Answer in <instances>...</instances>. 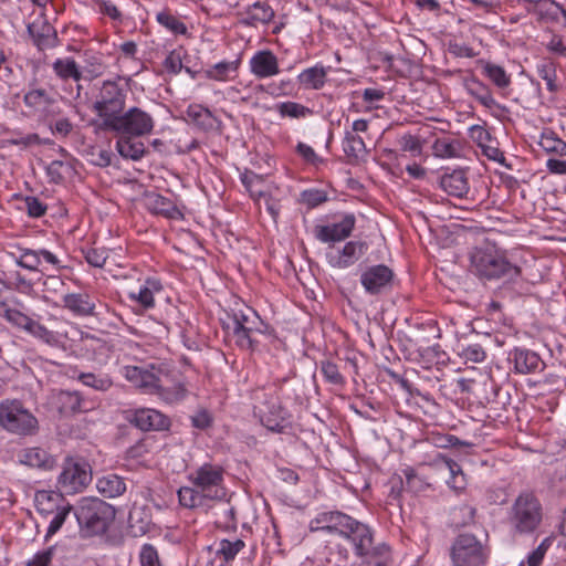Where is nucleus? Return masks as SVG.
<instances>
[{
	"label": "nucleus",
	"mask_w": 566,
	"mask_h": 566,
	"mask_svg": "<svg viewBox=\"0 0 566 566\" xmlns=\"http://www.w3.org/2000/svg\"><path fill=\"white\" fill-rule=\"evenodd\" d=\"M468 90L470 95L474 97L483 106L488 108H493L496 105V102L493 98L491 90L483 83L479 81H472Z\"/></svg>",
	"instance_id": "09e8293b"
},
{
	"label": "nucleus",
	"mask_w": 566,
	"mask_h": 566,
	"mask_svg": "<svg viewBox=\"0 0 566 566\" xmlns=\"http://www.w3.org/2000/svg\"><path fill=\"white\" fill-rule=\"evenodd\" d=\"M33 416L18 400H7L0 403V426L4 429L27 433L32 429Z\"/></svg>",
	"instance_id": "9b49d317"
},
{
	"label": "nucleus",
	"mask_w": 566,
	"mask_h": 566,
	"mask_svg": "<svg viewBox=\"0 0 566 566\" xmlns=\"http://www.w3.org/2000/svg\"><path fill=\"white\" fill-rule=\"evenodd\" d=\"M439 188L455 198L476 200L475 190L468 185V179H434Z\"/></svg>",
	"instance_id": "cd10ccee"
},
{
	"label": "nucleus",
	"mask_w": 566,
	"mask_h": 566,
	"mask_svg": "<svg viewBox=\"0 0 566 566\" xmlns=\"http://www.w3.org/2000/svg\"><path fill=\"white\" fill-rule=\"evenodd\" d=\"M91 464L81 457H67L57 476V489L65 495L83 492L92 482Z\"/></svg>",
	"instance_id": "6e6552de"
},
{
	"label": "nucleus",
	"mask_w": 566,
	"mask_h": 566,
	"mask_svg": "<svg viewBox=\"0 0 566 566\" xmlns=\"http://www.w3.org/2000/svg\"><path fill=\"white\" fill-rule=\"evenodd\" d=\"M541 147L547 153H555L566 156V143L554 132H544L539 139Z\"/></svg>",
	"instance_id": "8fccbe9b"
},
{
	"label": "nucleus",
	"mask_w": 566,
	"mask_h": 566,
	"mask_svg": "<svg viewBox=\"0 0 566 566\" xmlns=\"http://www.w3.org/2000/svg\"><path fill=\"white\" fill-rule=\"evenodd\" d=\"M156 20L161 27L166 28L174 34L187 33L186 24L167 9L158 12L156 15Z\"/></svg>",
	"instance_id": "a18cd8bd"
},
{
	"label": "nucleus",
	"mask_w": 566,
	"mask_h": 566,
	"mask_svg": "<svg viewBox=\"0 0 566 566\" xmlns=\"http://www.w3.org/2000/svg\"><path fill=\"white\" fill-rule=\"evenodd\" d=\"M65 101L57 93L46 94L38 90V119L49 127L54 136L66 137L73 125L63 109Z\"/></svg>",
	"instance_id": "423d86ee"
},
{
	"label": "nucleus",
	"mask_w": 566,
	"mask_h": 566,
	"mask_svg": "<svg viewBox=\"0 0 566 566\" xmlns=\"http://www.w3.org/2000/svg\"><path fill=\"white\" fill-rule=\"evenodd\" d=\"M538 76L545 81L546 87L551 93H556L559 90L557 83L556 64L552 60H544L543 63L537 65Z\"/></svg>",
	"instance_id": "79ce46f5"
},
{
	"label": "nucleus",
	"mask_w": 566,
	"mask_h": 566,
	"mask_svg": "<svg viewBox=\"0 0 566 566\" xmlns=\"http://www.w3.org/2000/svg\"><path fill=\"white\" fill-rule=\"evenodd\" d=\"M74 513V506L73 505H65L63 507H60V510L55 513H53L48 520H49V526L45 534V539H49L51 536L56 534L63 524L65 523L67 516L70 513Z\"/></svg>",
	"instance_id": "3c124183"
},
{
	"label": "nucleus",
	"mask_w": 566,
	"mask_h": 566,
	"mask_svg": "<svg viewBox=\"0 0 566 566\" xmlns=\"http://www.w3.org/2000/svg\"><path fill=\"white\" fill-rule=\"evenodd\" d=\"M153 525L151 514L146 506H136L129 511L128 527L134 537L147 534Z\"/></svg>",
	"instance_id": "a878e982"
},
{
	"label": "nucleus",
	"mask_w": 566,
	"mask_h": 566,
	"mask_svg": "<svg viewBox=\"0 0 566 566\" xmlns=\"http://www.w3.org/2000/svg\"><path fill=\"white\" fill-rule=\"evenodd\" d=\"M178 500L181 506L187 509L205 507L208 499L195 486H181L178 490Z\"/></svg>",
	"instance_id": "c9c22d12"
},
{
	"label": "nucleus",
	"mask_w": 566,
	"mask_h": 566,
	"mask_svg": "<svg viewBox=\"0 0 566 566\" xmlns=\"http://www.w3.org/2000/svg\"><path fill=\"white\" fill-rule=\"evenodd\" d=\"M59 43L56 30L48 21H44L38 31V50L52 49Z\"/></svg>",
	"instance_id": "603ef678"
},
{
	"label": "nucleus",
	"mask_w": 566,
	"mask_h": 566,
	"mask_svg": "<svg viewBox=\"0 0 566 566\" xmlns=\"http://www.w3.org/2000/svg\"><path fill=\"white\" fill-rule=\"evenodd\" d=\"M441 461L450 473V479L448 480L449 486L454 490H463L465 488L467 481L461 465L452 459L446 457H442Z\"/></svg>",
	"instance_id": "c03bdc74"
},
{
	"label": "nucleus",
	"mask_w": 566,
	"mask_h": 566,
	"mask_svg": "<svg viewBox=\"0 0 566 566\" xmlns=\"http://www.w3.org/2000/svg\"><path fill=\"white\" fill-rule=\"evenodd\" d=\"M39 264L43 265V269L40 270L41 272H44V270L57 272L61 269L60 260L46 249H38V265Z\"/></svg>",
	"instance_id": "e2e57ef3"
},
{
	"label": "nucleus",
	"mask_w": 566,
	"mask_h": 566,
	"mask_svg": "<svg viewBox=\"0 0 566 566\" xmlns=\"http://www.w3.org/2000/svg\"><path fill=\"white\" fill-rule=\"evenodd\" d=\"M562 7L553 0H537L530 12L541 22L557 21Z\"/></svg>",
	"instance_id": "72a5a7b5"
},
{
	"label": "nucleus",
	"mask_w": 566,
	"mask_h": 566,
	"mask_svg": "<svg viewBox=\"0 0 566 566\" xmlns=\"http://www.w3.org/2000/svg\"><path fill=\"white\" fill-rule=\"evenodd\" d=\"M245 546L242 539L229 541L222 539L219 543L217 554L221 555L226 562L232 560L235 558L238 553Z\"/></svg>",
	"instance_id": "6e6d98bb"
},
{
	"label": "nucleus",
	"mask_w": 566,
	"mask_h": 566,
	"mask_svg": "<svg viewBox=\"0 0 566 566\" xmlns=\"http://www.w3.org/2000/svg\"><path fill=\"white\" fill-rule=\"evenodd\" d=\"M327 71L323 65H315L298 74V83L305 90H321L326 83Z\"/></svg>",
	"instance_id": "7c9ffc66"
},
{
	"label": "nucleus",
	"mask_w": 566,
	"mask_h": 566,
	"mask_svg": "<svg viewBox=\"0 0 566 566\" xmlns=\"http://www.w3.org/2000/svg\"><path fill=\"white\" fill-rule=\"evenodd\" d=\"M144 207L153 214L161 216L166 219H181L182 212L179 210L175 201L164 197L155 190H145L142 198Z\"/></svg>",
	"instance_id": "dca6fc26"
},
{
	"label": "nucleus",
	"mask_w": 566,
	"mask_h": 566,
	"mask_svg": "<svg viewBox=\"0 0 566 566\" xmlns=\"http://www.w3.org/2000/svg\"><path fill=\"white\" fill-rule=\"evenodd\" d=\"M186 115L200 130L212 132L221 128V120L209 108L200 104H190L186 109Z\"/></svg>",
	"instance_id": "aec40b11"
},
{
	"label": "nucleus",
	"mask_w": 566,
	"mask_h": 566,
	"mask_svg": "<svg viewBox=\"0 0 566 566\" xmlns=\"http://www.w3.org/2000/svg\"><path fill=\"white\" fill-rule=\"evenodd\" d=\"M140 566H163L157 548L151 544H144L139 552Z\"/></svg>",
	"instance_id": "680f3d73"
},
{
	"label": "nucleus",
	"mask_w": 566,
	"mask_h": 566,
	"mask_svg": "<svg viewBox=\"0 0 566 566\" xmlns=\"http://www.w3.org/2000/svg\"><path fill=\"white\" fill-rule=\"evenodd\" d=\"M163 286L156 279H148L138 292H129L130 300L138 302L144 308H151L155 305L154 292L161 291Z\"/></svg>",
	"instance_id": "473e14b6"
},
{
	"label": "nucleus",
	"mask_w": 566,
	"mask_h": 566,
	"mask_svg": "<svg viewBox=\"0 0 566 566\" xmlns=\"http://www.w3.org/2000/svg\"><path fill=\"white\" fill-rule=\"evenodd\" d=\"M461 357L468 361L481 363L485 359L486 354L480 344H472L462 349Z\"/></svg>",
	"instance_id": "338daca9"
},
{
	"label": "nucleus",
	"mask_w": 566,
	"mask_h": 566,
	"mask_svg": "<svg viewBox=\"0 0 566 566\" xmlns=\"http://www.w3.org/2000/svg\"><path fill=\"white\" fill-rule=\"evenodd\" d=\"M83 254L86 262L94 268H103L108 258V252L105 248H90L83 250Z\"/></svg>",
	"instance_id": "69168bd1"
},
{
	"label": "nucleus",
	"mask_w": 566,
	"mask_h": 566,
	"mask_svg": "<svg viewBox=\"0 0 566 566\" xmlns=\"http://www.w3.org/2000/svg\"><path fill=\"white\" fill-rule=\"evenodd\" d=\"M125 102V91L116 82L105 81L92 108L109 128L113 125V119L120 116Z\"/></svg>",
	"instance_id": "9d476101"
},
{
	"label": "nucleus",
	"mask_w": 566,
	"mask_h": 566,
	"mask_svg": "<svg viewBox=\"0 0 566 566\" xmlns=\"http://www.w3.org/2000/svg\"><path fill=\"white\" fill-rule=\"evenodd\" d=\"M247 327L251 328V332L253 331V333H244L245 339L249 340L248 337L251 338V343L238 345L242 349L255 350L262 345L264 338H269L271 336V334L268 333L269 327L264 325L263 322L260 321L259 316L258 323H249Z\"/></svg>",
	"instance_id": "e433bc0d"
},
{
	"label": "nucleus",
	"mask_w": 566,
	"mask_h": 566,
	"mask_svg": "<svg viewBox=\"0 0 566 566\" xmlns=\"http://www.w3.org/2000/svg\"><path fill=\"white\" fill-rule=\"evenodd\" d=\"M238 67V61H222L206 70L205 75L209 80L228 81L230 73L237 72Z\"/></svg>",
	"instance_id": "a19ab883"
},
{
	"label": "nucleus",
	"mask_w": 566,
	"mask_h": 566,
	"mask_svg": "<svg viewBox=\"0 0 566 566\" xmlns=\"http://www.w3.org/2000/svg\"><path fill=\"white\" fill-rule=\"evenodd\" d=\"M153 440L150 438H143L135 444L126 450V458L132 460L143 459L150 452Z\"/></svg>",
	"instance_id": "0e129e2a"
},
{
	"label": "nucleus",
	"mask_w": 566,
	"mask_h": 566,
	"mask_svg": "<svg viewBox=\"0 0 566 566\" xmlns=\"http://www.w3.org/2000/svg\"><path fill=\"white\" fill-rule=\"evenodd\" d=\"M153 127L154 122L149 114L138 107H132L118 118H114L109 128L123 134L142 136L150 133Z\"/></svg>",
	"instance_id": "f8f14e48"
},
{
	"label": "nucleus",
	"mask_w": 566,
	"mask_h": 566,
	"mask_svg": "<svg viewBox=\"0 0 566 566\" xmlns=\"http://www.w3.org/2000/svg\"><path fill=\"white\" fill-rule=\"evenodd\" d=\"M64 495L59 489L55 491L38 488V512L43 518H49L60 507L72 505L65 500Z\"/></svg>",
	"instance_id": "412c9836"
},
{
	"label": "nucleus",
	"mask_w": 566,
	"mask_h": 566,
	"mask_svg": "<svg viewBox=\"0 0 566 566\" xmlns=\"http://www.w3.org/2000/svg\"><path fill=\"white\" fill-rule=\"evenodd\" d=\"M355 216L352 213L345 214L343 219L333 224L317 226L315 228V237L322 242L342 241L348 238L355 227Z\"/></svg>",
	"instance_id": "a211bd4d"
},
{
	"label": "nucleus",
	"mask_w": 566,
	"mask_h": 566,
	"mask_svg": "<svg viewBox=\"0 0 566 566\" xmlns=\"http://www.w3.org/2000/svg\"><path fill=\"white\" fill-rule=\"evenodd\" d=\"M327 200V195L323 190L311 189L302 192V201L310 208H315Z\"/></svg>",
	"instance_id": "774afa93"
},
{
	"label": "nucleus",
	"mask_w": 566,
	"mask_h": 566,
	"mask_svg": "<svg viewBox=\"0 0 566 566\" xmlns=\"http://www.w3.org/2000/svg\"><path fill=\"white\" fill-rule=\"evenodd\" d=\"M337 543L326 546L327 554L316 566H352L353 556L365 566H391V549L385 543L375 544L374 532L365 523L347 516L339 530Z\"/></svg>",
	"instance_id": "f257e3e1"
},
{
	"label": "nucleus",
	"mask_w": 566,
	"mask_h": 566,
	"mask_svg": "<svg viewBox=\"0 0 566 566\" xmlns=\"http://www.w3.org/2000/svg\"><path fill=\"white\" fill-rule=\"evenodd\" d=\"M239 23L248 28L268 25L275 17L274 9L264 1H256L238 12Z\"/></svg>",
	"instance_id": "f3484780"
},
{
	"label": "nucleus",
	"mask_w": 566,
	"mask_h": 566,
	"mask_svg": "<svg viewBox=\"0 0 566 566\" xmlns=\"http://www.w3.org/2000/svg\"><path fill=\"white\" fill-rule=\"evenodd\" d=\"M76 379L84 386L93 388L97 391H107L113 387V379L109 375L99 373H80Z\"/></svg>",
	"instance_id": "4c0bfd02"
},
{
	"label": "nucleus",
	"mask_w": 566,
	"mask_h": 566,
	"mask_svg": "<svg viewBox=\"0 0 566 566\" xmlns=\"http://www.w3.org/2000/svg\"><path fill=\"white\" fill-rule=\"evenodd\" d=\"M343 149L347 157L359 158L366 153V145L360 136L345 132Z\"/></svg>",
	"instance_id": "de8ad7c7"
},
{
	"label": "nucleus",
	"mask_w": 566,
	"mask_h": 566,
	"mask_svg": "<svg viewBox=\"0 0 566 566\" xmlns=\"http://www.w3.org/2000/svg\"><path fill=\"white\" fill-rule=\"evenodd\" d=\"M253 412L270 431L283 432L289 427V412L283 408L274 386L254 390Z\"/></svg>",
	"instance_id": "39448f33"
},
{
	"label": "nucleus",
	"mask_w": 566,
	"mask_h": 566,
	"mask_svg": "<svg viewBox=\"0 0 566 566\" xmlns=\"http://www.w3.org/2000/svg\"><path fill=\"white\" fill-rule=\"evenodd\" d=\"M433 154L441 158H455L462 150L461 143L450 138H437L432 145Z\"/></svg>",
	"instance_id": "ea45409f"
},
{
	"label": "nucleus",
	"mask_w": 566,
	"mask_h": 566,
	"mask_svg": "<svg viewBox=\"0 0 566 566\" xmlns=\"http://www.w3.org/2000/svg\"><path fill=\"white\" fill-rule=\"evenodd\" d=\"M544 509L533 491H522L513 501L507 522L515 535H533L543 524Z\"/></svg>",
	"instance_id": "20e7f679"
},
{
	"label": "nucleus",
	"mask_w": 566,
	"mask_h": 566,
	"mask_svg": "<svg viewBox=\"0 0 566 566\" xmlns=\"http://www.w3.org/2000/svg\"><path fill=\"white\" fill-rule=\"evenodd\" d=\"M250 69L259 78L270 77L280 72L277 57L269 50L256 52L250 60Z\"/></svg>",
	"instance_id": "4be33fe9"
},
{
	"label": "nucleus",
	"mask_w": 566,
	"mask_h": 566,
	"mask_svg": "<svg viewBox=\"0 0 566 566\" xmlns=\"http://www.w3.org/2000/svg\"><path fill=\"white\" fill-rule=\"evenodd\" d=\"M347 514L340 511H328L318 513L310 523L312 532L325 531L328 533H337L347 521Z\"/></svg>",
	"instance_id": "b1692460"
},
{
	"label": "nucleus",
	"mask_w": 566,
	"mask_h": 566,
	"mask_svg": "<svg viewBox=\"0 0 566 566\" xmlns=\"http://www.w3.org/2000/svg\"><path fill=\"white\" fill-rule=\"evenodd\" d=\"M126 420L142 431H165L171 426L169 417L153 408L128 410Z\"/></svg>",
	"instance_id": "4468645a"
},
{
	"label": "nucleus",
	"mask_w": 566,
	"mask_h": 566,
	"mask_svg": "<svg viewBox=\"0 0 566 566\" xmlns=\"http://www.w3.org/2000/svg\"><path fill=\"white\" fill-rule=\"evenodd\" d=\"M105 65L103 63V59L99 54L96 53H85V60H84V66L82 72V75H84L85 78L93 80L98 76H101L104 73Z\"/></svg>",
	"instance_id": "49530a36"
},
{
	"label": "nucleus",
	"mask_w": 566,
	"mask_h": 566,
	"mask_svg": "<svg viewBox=\"0 0 566 566\" xmlns=\"http://www.w3.org/2000/svg\"><path fill=\"white\" fill-rule=\"evenodd\" d=\"M249 323H258V314L253 311H250V314H244L242 312L235 313L232 317V333L235 339L237 345L250 344L251 338L248 337L249 340L245 339V332H251V328L247 327Z\"/></svg>",
	"instance_id": "c756f323"
},
{
	"label": "nucleus",
	"mask_w": 566,
	"mask_h": 566,
	"mask_svg": "<svg viewBox=\"0 0 566 566\" xmlns=\"http://www.w3.org/2000/svg\"><path fill=\"white\" fill-rule=\"evenodd\" d=\"M53 70L55 74L63 81L70 78L80 81L82 78V72L78 69L76 62L73 59H57L53 63Z\"/></svg>",
	"instance_id": "58836bf2"
},
{
	"label": "nucleus",
	"mask_w": 566,
	"mask_h": 566,
	"mask_svg": "<svg viewBox=\"0 0 566 566\" xmlns=\"http://www.w3.org/2000/svg\"><path fill=\"white\" fill-rule=\"evenodd\" d=\"M470 262L471 271L483 280L514 281L522 273L520 266L507 260L504 251L491 243L475 247L470 253Z\"/></svg>",
	"instance_id": "f03ea898"
},
{
	"label": "nucleus",
	"mask_w": 566,
	"mask_h": 566,
	"mask_svg": "<svg viewBox=\"0 0 566 566\" xmlns=\"http://www.w3.org/2000/svg\"><path fill=\"white\" fill-rule=\"evenodd\" d=\"M394 271L385 265L368 266L360 275V283L368 294L376 295L389 290L394 281Z\"/></svg>",
	"instance_id": "2eb2a0df"
},
{
	"label": "nucleus",
	"mask_w": 566,
	"mask_h": 566,
	"mask_svg": "<svg viewBox=\"0 0 566 566\" xmlns=\"http://www.w3.org/2000/svg\"><path fill=\"white\" fill-rule=\"evenodd\" d=\"M223 474L221 465L203 463L188 479L208 501H222L227 496Z\"/></svg>",
	"instance_id": "1a4fd4ad"
},
{
	"label": "nucleus",
	"mask_w": 566,
	"mask_h": 566,
	"mask_svg": "<svg viewBox=\"0 0 566 566\" xmlns=\"http://www.w3.org/2000/svg\"><path fill=\"white\" fill-rule=\"evenodd\" d=\"M263 180L264 179H241L243 188L250 193L251 198L258 202L270 196L264 189Z\"/></svg>",
	"instance_id": "052dcab7"
},
{
	"label": "nucleus",
	"mask_w": 566,
	"mask_h": 566,
	"mask_svg": "<svg viewBox=\"0 0 566 566\" xmlns=\"http://www.w3.org/2000/svg\"><path fill=\"white\" fill-rule=\"evenodd\" d=\"M64 306L78 316L94 315L95 302L86 293H71L63 297Z\"/></svg>",
	"instance_id": "bb28decb"
},
{
	"label": "nucleus",
	"mask_w": 566,
	"mask_h": 566,
	"mask_svg": "<svg viewBox=\"0 0 566 566\" xmlns=\"http://www.w3.org/2000/svg\"><path fill=\"white\" fill-rule=\"evenodd\" d=\"M136 137L133 135L123 136L117 140V150L120 156L137 160L144 155L145 145Z\"/></svg>",
	"instance_id": "f704fd0d"
},
{
	"label": "nucleus",
	"mask_w": 566,
	"mask_h": 566,
	"mask_svg": "<svg viewBox=\"0 0 566 566\" xmlns=\"http://www.w3.org/2000/svg\"><path fill=\"white\" fill-rule=\"evenodd\" d=\"M321 373L323 374L325 380L329 384L342 386L345 380L336 364L329 360L321 361Z\"/></svg>",
	"instance_id": "13d9d810"
},
{
	"label": "nucleus",
	"mask_w": 566,
	"mask_h": 566,
	"mask_svg": "<svg viewBox=\"0 0 566 566\" xmlns=\"http://www.w3.org/2000/svg\"><path fill=\"white\" fill-rule=\"evenodd\" d=\"M188 389L181 381H171L167 375L161 376L159 386L156 388L154 395H157L161 400L167 403H175L184 400L187 397Z\"/></svg>",
	"instance_id": "393cba45"
},
{
	"label": "nucleus",
	"mask_w": 566,
	"mask_h": 566,
	"mask_svg": "<svg viewBox=\"0 0 566 566\" xmlns=\"http://www.w3.org/2000/svg\"><path fill=\"white\" fill-rule=\"evenodd\" d=\"M46 406L60 417H72L88 410L86 401L78 391L59 390L50 395Z\"/></svg>",
	"instance_id": "ddd939ff"
},
{
	"label": "nucleus",
	"mask_w": 566,
	"mask_h": 566,
	"mask_svg": "<svg viewBox=\"0 0 566 566\" xmlns=\"http://www.w3.org/2000/svg\"><path fill=\"white\" fill-rule=\"evenodd\" d=\"M483 74L499 88H506L511 84V76L497 64L485 63L483 65Z\"/></svg>",
	"instance_id": "37998d69"
},
{
	"label": "nucleus",
	"mask_w": 566,
	"mask_h": 566,
	"mask_svg": "<svg viewBox=\"0 0 566 566\" xmlns=\"http://www.w3.org/2000/svg\"><path fill=\"white\" fill-rule=\"evenodd\" d=\"M276 108L282 117L301 118L312 113L308 107L296 102H283Z\"/></svg>",
	"instance_id": "5fc2aeb1"
},
{
	"label": "nucleus",
	"mask_w": 566,
	"mask_h": 566,
	"mask_svg": "<svg viewBox=\"0 0 566 566\" xmlns=\"http://www.w3.org/2000/svg\"><path fill=\"white\" fill-rule=\"evenodd\" d=\"M296 153L301 156L305 164L311 165L316 169H319V166L325 164V160L321 158L311 146L304 143L297 144Z\"/></svg>",
	"instance_id": "bf43d9fd"
},
{
	"label": "nucleus",
	"mask_w": 566,
	"mask_h": 566,
	"mask_svg": "<svg viewBox=\"0 0 566 566\" xmlns=\"http://www.w3.org/2000/svg\"><path fill=\"white\" fill-rule=\"evenodd\" d=\"M476 509L469 504L455 506L452 511V521L457 526H467L474 522Z\"/></svg>",
	"instance_id": "864d4df0"
},
{
	"label": "nucleus",
	"mask_w": 566,
	"mask_h": 566,
	"mask_svg": "<svg viewBox=\"0 0 566 566\" xmlns=\"http://www.w3.org/2000/svg\"><path fill=\"white\" fill-rule=\"evenodd\" d=\"M511 356L514 361V370L517 374L526 375L537 370H543L545 367L539 355L526 348H515L511 353Z\"/></svg>",
	"instance_id": "5701e85b"
},
{
	"label": "nucleus",
	"mask_w": 566,
	"mask_h": 566,
	"mask_svg": "<svg viewBox=\"0 0 566 566\" xmlns=\"http://www.w3.org/2000/svg\"><path fill=\"white\" fill-rule=\"evenodd\" d=\"M123 376L135 387L149 395L155 394L161 378V375L139 366H125L123 368Z\"/></svg>",
	"instance_id": "6ab92c4d"
},
{
	"label": "nucleus",
	"mask_w": 566,
	"mask_h": 566,
	"mask_svg": "<svg viewBox=\"0 0 566 566\" xmlns=\"http://www.w3.org/2000/svg\"><path fill=\"white\" fill-rule=\"evenodd\" d=\"M490 554L489 545L470 533L459 534L450 547L452 566H485Z\"/></svg>",
	"instance_id": "0eeeda50"
},
{
	"label": "nucleus",
	"mask_w": 566,
	"mask_h": 566,
	"mask_svg": "<svg viewBox=\"0 0 566 566\" xmlns=\"http://www.w3.org/2000/svg\"><path fill=\"white\" fill-rule=\"evenodd\" d=\"M367 244L365 242L350 241L347 242L334 265L338 268H348L359 260L366 252Z\"/></svg>",
	"instance_id": "2f4dec72"
},
{
	"label": "nucleus",
	"mask_w": 566,
	"mask_h": 566,
	"mask_svg": "<svg viewBox=\"0 0 566 566\" xmlns=\"http://www.w3.org/2000/svg\"><path fill=\"white\" fill-rule=\"evenodd\" d=\"M554 535L545 537L539 545L532 551L526 558L527 566H539L545 557V554L554 542Z\"/></svg>",
	"instance_id": "4d7b16f0"
},
{
	"label": "nucleus",
	"mask_w": 566,
	"mask_h": 566,
	"mask_svg": "<svg viewBox=\"0 0 566 566\" xmlns=\"http://www.w3.org/2000/svg\"><path fill=\"white\" fill-rule=\"evenodd\" d=\"M96 489L104 497L114 499L126 491V483L123 478L116 474H107L97 479Z\"/></svg>",
	"instance_id": "c85d7f7f"
},
{
	"label": "nucleus",
	"mask_w": 566,
	"mask_h": 566,
	"mask_svg": "<svg viewBox=\"0 0 566 566\" xmlns=\"http://www.w3.org/2000/svg\"><path fill=\"white\" fill-rule=\"evenodd\" d=\"M80 535L82 538L104 535L116 516L109 503L94 496H85L74 505Z\"/></svg>",
	"instance_id": "7ed1b4c3"
}]
</instances>
